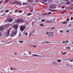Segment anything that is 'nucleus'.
<instances>
[{"label":"nucleus","mask_w":73,"mask_h":73,"mask_svg":"<svg viewBox=\"0 0 73 73\" xmlns=\"http://www.w3.org/2000/svg\"><path fill=\"white\" fill-rule=\"evenodd\" d=\"M70 66L71 67H72V65L70 66Z\"/></svg>","instance_id":"774afa93"},{"label":"nucleus","mask_w":73,"mask_h":73,"mask_svg":"<svg viewBox=\"0 0 73 73\" xmlns=\"http://www.w3.org/2000/svg\"><path fill=\"white\" fill-rule=\"evenodd\" d=\"M33 5H35V3H33Z\"/></svg>","instance_id":"69168bd1"},{"label":"nucleus","mask_w":73,"mask_h":73,"mask_svg":"<svg viewBox=\"0 0 73 73\" xmlns=\"http://www.w3.org/2000/svg\"><path fill=\"white\" fill-rule=\"evenodd\" d=\"M63 24H66L67 23V22L66 21H64V22H63Z\"/></svg>","instance_id":"c85d7f7f"},{"label":"nucleus","mask_w":73,"mask_h":73,"mask_svg":"<svg viewBox=\"0 0 73 73\" xmlns=\"http://www.w3.org/2000/svg\"><path fill=\"white\" fill-rule=\"evenodd\" d=\"M36 2H38V1L36 0Z\"/></svg>","instance_id":"338daca9"},{"label":"nucleus","mask_w":73,"mask_h":73,"mask_svg":"<svg viewBox=\"0 0 73 73\" xmlns=\"http://www.w3.org/2000/svg\"><path fill=\"white\" fill-rule=\"evenodd\" d=\"M42 15L43 16H45V15H46L45 13H42Z\"/></svg>","instance_id":"c756f323"},{"label":"nucleus","mask_w":73,"mask_h":73,"mask_svg":"<svg viewBox=\"0 0 73 73\" xmlns=\"http://www.w3.org/2000/svg\"><path fill=\"white\" fill-rule=\"evenodd\" d=\"M17 12V10H16L15 11V12Z\"/></svg>","instance_id":"6e6d98bb"},{"label":"nucleus","mask_w":73,"mask_h":73,"mask_svg":"<svg viewBox=\"0 0 73 73\" xmlns=\"http://www.w3.org/2000/svg\"><path fill=\"white\" fill-rule=\"evenodd\" d=\"M4 29V27L2 26L0 27V31H2Z\"/></svg>","instance_id":"f8f14e48"},{"label":"nucleus","mask_w":73,"mask_h":73,"mask_svg":"<svg viewBox=\"0 0 73 73\" xmlns=\"http://www.w3.org/2000/svg\"><path fill=\"white\" fill-rule=\"evenodd\" d=\"M54 12H57V10H54Z\"/></svg>","instance_id":"37998d69"},{"label":"nucleus","mask_w":73,"mask_h":73,"mask_svg":"<svg viewBox=\"0 0 73 73\" xmlns=\"http://www.w3.org/2000/svg\"><path fill=\"white\" fill-rule=\"evenodd\" d=\"M27 3H23V4L24 5H27Z\"/></svg>","instance_id":"5701e85b"},{"label":"nucleus","mask_w":73,"mask_h":73,"mask_svg":"<svg viewBox=\"0 0 73 73\" xmlns=\"http://www.w3.org/2000/svg\"><path fill=\"white\" fill-rule=\"evenodd\" d=\"M11 31V30H9L7 31V32L6 33V37H7L8 36H9V33H10V31Z\"/></svg>","instance_id":"20e7f679"},{"label":"nucleus","mask_w":73,"mask_h":73,"mask_svg":"<svg viewBox=\"0 0 73 73\" xmlns=\"http://www.w3.org/2000/svg\"><path fill=\"white\" fill-rule=\"evenodd\" d=\"M24 35H26V36H27L28 35V33L27 32H25L24 33Z\"/></svg>","instance_id":"aec40b11"},{"label":"nucleus","mask_w":73,"mask_h":73,"mask_svg":"<svg viewBox=\"0 0 73 73\" xmlns=\"http://www.w3.org/2000/svg\"><path fill=\"white\" fill-rule=\"evenodd\" d=\"M26 28V26H21V31H23Z\"/></svg>","instance_id":"0eeeda50"},{"label":"nucleus","mask_w":73,"mask_h":73,"mask_svg":"<svg viewBox=\"0 0 73 73\" xmlns=\"http://www.w3.org/2000/svg\"><path fill=\"white\" fill-rule=\"evenodd\" d=\"M61 13H62L63 14H64V13L63 12H61Z\"/></svg>","instance_id":"680f3d73"},{"label":"nucleus","mask_w":73,"mask_h":73,"mask_svg":"<svg viewBox=\"0 0 73 73\" xmlns=\"http://www.w3.org/2000/svg\"><path fill=\"white\" fill-rule=\"evenodd\" d=\"M21 33H20L19 35V37H21Z\"/></svg>","instance_id":"2f4dec72"},{"label":"nucleus","mask_w":73,"mask_h":73,"mask_svg":"<svg viewBox=\"0 0 73 73\" xmlns=\"http://www.w3.org/2000/svg\"><path fill=\"white\" fill-rule=\"evenodd\" d=\"M73 17H71V20H73Z\"/></svg>","instance_id":"09e8293b"},{"label":"nucleus","mask_w":73,"mask_h":73,"mask_svg":"<svg viewBox=\"0 0 73 73\" xmlns=\"http://www.w3.org/2000/svg\"><path fill=\"white\" fill-rule=\"evenodd\" d=\"M32 15V13H30L28 14L27 15L28 16H29L30 15Z\"/></svg>","instance_id":"7c9ffc66"},{"label":"nucleus","mask_w":73,"mask_h":73,"mask_svg":"<svg viewBox=\"0 0 73 73\" xmlns=\"http://www.w3.org/2000/svg\"><path fill=\"white\" fill-rule=\"evenodd\" d=\"M2 2H3V1H2L0 2V3H2Z\"/></svg>","instance_id":"e2e57ef3"},{"label":"nucleus","mask_w":73,"mask_h":73,"mask_svg":"<svg viewBox=\"0 0 73 73\" xmlns=\"http://www.w3.org/2000/svg\"><path fill=\"white\" fill-rule=\"evenodd\" d=\"M46 34L47 35V36L49 37H53L54 33L53 32L49 33L48 32H47L46 33Z\"/></svg>","instance_id":"f257e3e1"},{"label":"nucleus","mask_w":73,"mask_h":73,"mask_svg":"<svg viewBox=\"0 0 73 73\" xmlns=\"http://www.w3.org/2000/svg\"><path fill=\"white\" fill-rule=\"evenodd\" d=\"M49 8H56V6L54 5H50L49 6Z\"/></svg>","instance_id":"1a4fd4ad"},{"label":"nucleus","mask_w":73,"mask_h":73,"mask_svg":"<svg viewBox=\"0 0 73 73\" xmlns=\"http://www.w3.org/2000/svg\"><path fill=\"white\" fill-rule=\"evenodd\" d=\"M66 52H64L62 53V54H63V55H64V54H66Z\"/></svg>","instance_id":"393cba45"},{"label":"nucleus","mask_w":73,"mask_h":73,"mask_svg":"<svg viewBox=\"0 0 73 73\" xmlns=\"http://www.w3.org/2000/svg\"><path fill=\"white\" fill-rule=\"evenodd\" d=\"M72 13L70 12V15H71V14H72Z\"/></svg>","instance_id":"052dcab7"},{"label":"nucleus","mask_w":73,"mask_h":73,"mask_svg":"<svg viewBox=\"0 0 73 73\" xmlns=\"http://www.w3.org/2000/svg\"><path fill=\"white\" fill-rule=\"evenodd\" d=\"M65 42H66V41H64V42H62L63 44H64V43H65Z\"/></svg>","instance_id":"de8ad7c7"},{"label":"nucleus","mask_w":73,"mask_h":73,"mask_svg":"<svg viewBox=\"0 0 73 73\" xmlns=\"http://www.w3.org/2000/svg\"><path fill=\"white\" fill-rule=\"evenodd\" d=\"M51 12H54V10H50Z\"/></svg>","instance_id":"ea45409f"},{"label":"nucleus","mask_w":73,"mask_h":73,"mask_svg":"<svg viewBox=\"0 0 73 73\" xmlns=\"http://www.w3.org/2000/svg\"><path fill=\"white\" fill-rule=\"evenodd\" d=\"M41 21L42 22L45 21V20L44 19H42L41 20Z\"/></svg>","instance_id":"58836bf2"},{"label":"nucleus","mask_w":73,"mask_h":73,"mask_svg":"<svg viewBox=\"0 0 73 73\" xmlns=\"http://www.w3.org/2000/svg\"><path fill=\"white\" fill-rule=\"evenodd\" d=\"M40 25L41 27H43L44 26V24H42Z\"/></svg>","instance_id":"cd10ccee"},{"label":"nucleus","mask_w":73,"mask_h":73,"mask_svg":"<svg viewBox=\"0 0 73 73\" xmlns=\"http://www.w3.org/2000/svg\"><path fill=\"white\" fill-rule=\"evenodd\" d=\"M45 22H46L47 23H52V21L50 20H48L46 21H45Z\"/></svg>","instance_id":"9d476101"},{"label":"nucleus","mask_w":73,"mask_h":73,"mask_svg":"<svg viewBox=\"0 0 73 73\" xmlns=\"http://www.w3.org/2000/svg\"><path fill=\"white\" fill-rule=\"evenodd\" d=\"M8 1V0H6L5 1V3H7Z\"/></svg>","instance_id":"c03bdc74"},{"label":"nucleus","mask_w":73,"mask_h":73,"mask_svg":"<svg viewBox=\"0 0 73 73\" xmlns=\"http://www.w3.org/2000/svg\"><path fill=\"white\" fill-rule=\"evenodd\" d=\"M60 33H63V31L62 30L60 31Z\"/></svg>","instance_id":"473e14b6"},{"label":"nucleus","mask_w":73,"mask_h":73,"mask_svg":"<svg viewBox=\"0 0 73 73\" xmlns=\"http://www.w3.org/2000/svg\"><path fill=\"white\" fill-rule=\"evenodd\" d=\"M33 33V32H30L29 34V36H31V35H32V34Z\"/></svg>","instance_id":"a211bd4d"},{"label":"nucleus","mask_w":73,"mask_h":73,"mask_svg":"<svg viewBox=\"0 0 73 73\" xmlns=\"http://www.w3.org/2000/svg\"><path fill=\"white\" fill-rule=\"evenodd\" d=\"M23 19L21 18H19L17 21V23H22L23 22Z\"/></svg>","instance_id":"7ed1b4c3"},{"label":"nucleus","mask_w":73,"mask_h":73,"mask_svg":"<svg viewBox=\"0 0 73 73\" xmlns=\"http://www.w3.org/2000/svg\"><path fill=\"white\" fill-rule=\"evenodd\" d=\"M4 27H5V28H7V25H5Z\"/></svg>","instance_id":"603ef678"},{"label":"nucleus","mask_w":73,"mask_h":73,"mask_svg":"<svg viewBox=\"0 0 73 73\" xmlns=\"http://www.w3.org/2000/svg\"><path fill=\"white\" fill-rule=\"evenodd\" d=\"M48 13V15H50V14H52V13L50 12Z\"/></svg>","instance_id":"72a5a7b5"},{"label":"nucleus","mask_w":73,"mask_h":73,"mask_svg":"<svg viewBox=\"0 0 73 73\" xmlns=\"http://www.w3.org/2000/svg\"><path fill=\"white\" fill-rule=\"evenodd\" d=\"M22 12V11H19V13H21Z\"/></svg>","instance_id":"bf43d9fd"},{"label":"nucleus","mask_w":73,"mask_h":73,"mask_svg":"<svg viewBox=\"0 0 73 73\" xmlns=\"http://www.w3.org/2000/svg\"><path fill=\"white\" fill-rule=\"evenodd\" d=\"M9 12V10H7L5 12L6 13L7 12Z\"/></svg>","instance_id":"a18cd8bd"},{"label":"nucleus","mask_w":73,"mask_h":73,"mask_svg":"<svg viewBox=\"0 0 73 73\" xmlns=\"http://www.w3.org/2000/svg\"><path fill=\"white\" fill-rule=\"evenodd\" d=\"M17 54V52H15L14 53V54Z\"/></svg>","instance_id":"864d4df0"},{"label":"nucleus","mask_w":73,"mask_h":73,"mask_svg":"<svg viewBox=\"0 0 73 73\" xmlns=\"http://www.w3.org/2000/svg\"><path fill=\"white\" fill-rule=\"evenodd\" d=\"M29 53V54H32V53H31V52Z\"/></svg>","instance_id":"13d9d810"},{"label":"nucleus","mask_w":73,"mask_h":73,"mask_svg":"<svg viewBox=\"0 0 73 73\" xmlns=\"http://www.w3.org/2000/svg\"><path fill=\"white\" fill-rule=\"evenodd\" d=\"M66 49H70V46L69 47H66Z\"/></svg>","instance_id":"dca6fc26"},{"label":"nucleus","mask_w":73,"mask_h":73,"mask_svg":"<svg viewBox=\"0 0 73 73\" xmlns=\"http://www.w3.org/2000/svg\"><path fill=\"white\" fill-rule=\"evenodd\" d=\"M63 11L64 12H66V10H63Z\"/></svg>","instance_id":"a19ab883"},{"label":"nucleus","mask_w":73,"mask_h":73,"mask_svg":"<svg viewBox=\"0 0 73 73\" xmlns=\"http://www.w3.org/2000/svg\"><path fill=\"white\" fill-rule=\"evenodd\" d=\"M46 43H47V44H48V43H50V42H46Z\"/></svg>","instance_id":"4d7b16f0"},{"label":"nucleus","mask_w":73,"mask_h":73,"mask_svg":"<svg viewBox=\"0 0 73 73\" xmlns=\"http://www.w3.org/2000/svg\"><path fill=\"white\" fill-rule=\"evenodd\" d=\"M70 62H73V60H70Z\"/></svg>","instance_id":"49530a36"},{"label":"nucleus","mask_w":73,"mask_h":73,"mask_svg":"<svg viewBox=\"0 0 73 73\" xmlns=\"http://www.w3.org/2000/svg\"><path fill=\"white\" fill-rule=\"evenodd\" d=\"M17 32V31L16 32H14L13 33H12L11 35H10V36H11V37H13L15 36L16 35V33Z\"/></svg>","instance_id":"39448f33"},{"label":"nucleus","mask_w":73,"mask_h":73,"mask_svg":"<svg viewBox=\"0 0 73 73\" xmlns=\"http://www.w3.org/2000/svg\"><path fill=\"white\" fill-rule=\"evenodd\" d=\"M57 61L58 62H61V60L58 59L57 60Z\"/></svg>","instance_id":"412c9836"},{"label":"nucleus","mask_w":73,"mask_h":73,"mask_svg":"<svg viewBox=\"0 0 73 73\" xmlns=\"http://www.w3.org/2000/svg\"><path fill=\"white\" fill-rule=\"evenodd\" d=\"M26 7V8H29V9H31V8H32V6L29 5H27Z\"/></svg>","instance_id":"9b49d317"},{"label":"nucleus","mask_w":73,"mask_h":73,"mask_svg":"<svg viewBox=\"0 0 73 73\" xmlns=\"http://www.w3.org/2000/svg\"><path fill=\"white\" fill-rule=\"evenodd\" d=\"M32 56L33 57H38V55H37L36 54H33L32 55Z\"/></svg>","instance_id":"ddd939ff"},{"label":"nucleus","mask_w":73,"mask_h":73,"mask_svg":"<svg viewBox=\"0 0 73 73\" xmlns=\"http://www.w3.org/2000/svg\"><path fill=\"white\" fill-rule=\"evenodd\" d=\"M19 42H21V43H23V42H24V41H19Z\"/></svg>","instance_id":"b1692460"},{"label":"nucleus","mask_w":73,"mask_h":73,"mask_svg":"<svg viewBox=\"0 0 73 73\" xmlns=\"http://www.w3.org/2000/svg\"><path fill=\"white\" fill-rule=\"evenodd\" d=\"M7 19L9 22V23H11V22H12L13 21V19H11V17H8Z\"/></svg>","instance_id":"6e6552de"},{"label":"nucleus","mask_w":73,"mask_h":73,"mask_svg":"<svg viewBox=\"0 0 73 73\" xmlns=\"http://www.w3.org/2000/svg\"><path fill=\"white\" fill-rule=\"evenodd\" d=\"M52 64H54V65H57V63L55 62H53Z\"/></svg>","instance_id":"f3484780"},{"label":"nucleus","mask_w":73,"mask_h":73,"mask_svg":"<svg viewBox=\"0 0 73 73\" xmlns=\"http://www.w3.org/2000/svg\"><path fill=\"white\" fill-rule=\"evenodd\" d=\"M52 0H49L48 1V3H50V2H52Z\"/></svg>","instance_id":"a878e982"},{"label":"nucleus","mask_w":73,"mask_h":73,"mask_svg":"<svg viewBox=\"0 0 73 73\" xmlns=\"http://www.w3.org/2000/svg\"><path fill=\"white\" fill-rule=\"evenodd\" d=\"M70 4V2L68 1L66 3V5H69Z\"/></svg>","instance_id":"2eb2a0df"},{"label":"nucleus","mask_w":73,"mask_h":73,"mask_svg":"<svg viewBox=\"0 0 73 73\" xmlns=\"http://www.w3.org/2000/svg\"><path fill=\"white\" fill-rule=\"evenodd\" d=\"M14 3L16 4L18 6H20L21 5V2H18L17 1H14Z\"/></svg>","instance_id":"423d86ee"},{"label":"nucleus","mask_w":73,"mask_h":73,"mask_svg":"<svg viewBox=\"0 0 73 73\" xmlns=\"http://www.w3.org/2000/svg\"><path fill=\"white\" fill-rule=\"evenodd\" d=\"M69 30H67V31H66V33H68V32H69Z\"/></svg>","instance_id":"79ce46f5"},{"label":"nucleus","mask_w":73,"mask_h":73,"mask_svg":"<svg viewBox=\"0 0 73 73\" xmlns=\"http://www.w3.org/2000/svg\"><path fill=\"white\" fill-rule=\"evenodd\" d=\"M38 57H44V56H40L38 55Z\"/></svg>","instance_id":"4be33fe9"},{"label":"nucleus","mask_w":73,"mask_h":73,"mask_svg":"<svg viewBox=\"0 0 73 73\" xmlns=\"http://www.w3.org/2000/svg\"><path fill=\"white\" fill-rule=\"evenodd\" d=\"M16 69H17L13 68H10V70H16Z\"/></svg>","instance_id":"4468645a"},{"label":"nucleus","mask_w":73,"mask_h":73,"mask_svg":"<svg viewBox=\"0 0 73 73\" xmlns=\"http://www.w3.org/2000/svg\"><path fill=\"white\" fill-rule=\"evenodd\" d=\"M1 42L2 45L4 44V41H1Z\"/></svg>","instance_id":"6ab92c4d"},{"label":"nucleus","mask_w":73,"mask_h":73,"mask_svg":"<svg viewBox=\"0 0 73 73\" xmlns=\"http://www.w3.org/2000/svg\"><path fill=\"white\" fill-rule=\"evenodd\" d=\"M12 27L14 28V31H17L18 29V27H19V26L17 25H14L12 26Z\"/></svg>","instance_id":"f03ea898"},{"label":"nucleus","mask_w":73,"mask_h":73,"mask_svg":"<svg viewBox=\"0 0 73 73\" xmlns=\"http://www.w3.org/2000/svg\"><path fill=\"white\" fill-rule=\"evenodd\" d=\"M66 42H69V41H67Z\"/></svg>","instance_id":"0e129e2a"},{"label":"nucleus","mask_w":73,"mask_h":73,"mask_svg":"<svg viewBox=\"0 0 73 73\" xmlns=\"http://www.w3.org/2000/svg\"><path fill=\"white\" fill-rule=\"evenodd\" d=\"M45 14H46V15H49L48 13H46Z\"/></svg>","instance_id":"e433bc0d"},{"label":"nucleus","mask_w":73,"mask_h":73,"mask_svg":"<svg viewBox=\"0 0 73 73\" xmlns=\"http://www.w3.org/2000/svg\"><path fill=\"white\" fill-rule=\"evenodd\" d=\"M23 70L24 72H26V70H27V69H23Z\"/></svg>","instance_id":"bb28decb"},{"label":"nucleus","mask_w":73,"mask_h":73,"mask_svg":"<svg viewBox=\"0 0 73 73\" xmlns=\"http://www.w3.org/2000/svg\"><path fill=\"white\" fill-rule=\"evenodd\" d=\"M67 21H69V18H67Z\"/></svg>","instance_id":"8fccbe9b"},{"label":"nucleus","mask_w":73,"mask_h":73,"mask_svg":"<svg viewBox=\"0 0 73 73\" xmlns=\"http://www.w3.org/2000/svg\"><path fill=\"white\" fill-rule=\"evenodd\" d=\"M50 29H54V27H53L52 28H51Z\"/></svg>","instance_id":"f704fd0d"},{"label":"nucleus","mask_w":73,"mask_h":73,"mask_svg":"<svg viewBox=\"0 0 73 73\" xmlns=\"http://www.w3.org/2000/svg\"><path fill=\"white\" fill-rule=\"evenodd\" d=\"M65 8V7H62V9H63V8Z\"/></svg>","instance_id":"3c124183"},{"label":"nucleus","mask_w":73,"mask_h":73,"mask_svg":"<svg viewBox=\"0 0 73 73\" xmlns=\"http://www.w3.org/2000/svg\"><path fill=\"white\" fill-rule=\"evenodd\" d=\"M2 36V33H0V36Z\"/></svg>","instance_id":"4c0bfd02"},{"label":"nucleus","mask_w":73,"mask_h":73,"mask_svg":"<svg viewBox=\"0 0 73 73\" xmlns=\"http://www.w3.org/2000/svg\"><path fill=\"white\" fill-rule=\"evenodd\" d=\"M34 47L36 48V47H37V46H36L35 45V46H34Z\"/></svg>","instance_id":"5fc2aeb1"},{"label":"nucleus","mask_w":73,"mask_h":73,"mask_svg":"<svg viewBox=\"0 0 73 73\" xmlns=\"http://www.w3.org/2000/svg\"><path fill=\"white\" fill-rule=\"evenodd\" d=\"M42 1H44V2H46V1H47V0H42Z\"/></svg>","instance_id":"c9c22d12"}]
</instances>
